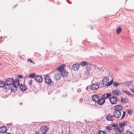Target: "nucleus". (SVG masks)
Listing matches in <instances>:
<instances>
[{
	"label": "nucleus",
	"instance_id": "nucleus-19",
	"mask_svg": "<svg viewBox=\"0 0 134 134\" xmlns=\"http://www.w3.org/2000/svg\"><path fill=\"white\" fill-rule=\"evenodd\" d=\"M111 95V93H109L103 95L102 96L103 98L105 100V99H107L110 97Z\"/></svg>",
	"mask_w": 134,
	"mask_h": 134
},
{
	"label": "nucleus",
	"instance_id": "nucleus-60",
	"mask_svg": "<svg viewBox=\"0 0 134 134\" xmlns=\"http://www.w3.org/2000/svg\"><path fill=\"white\" fill-rule=\"evenodd\" d=\"M50 134H52V133H50Z\"/></svg>",
	"mask_w": 134,
	"mask_h": 134
},
{
	"label": "nucleus",
	"instance_id": "nucleus-13",
	"mask_svg": "<svg viewBox=\"0 0 134 134\" xmlns=\"http://www.w3.org/2000/svg\"><path fill=\"white\" fill-rule=\"evenodd\" d=\"M112 93L118 96H119L120 94H122L121 92L120 91L118 90H114L112 92Z\"/></svg>",
	"mask_w": 134,
	"mask_h": 134
},
{
	"label": "nucleus",
	"instance_id": "nucleus-8",
	"mask_svg": "<svg viewBox=\"0 0 134 134\" xmlns=\"http://www.w3.org/2000/svg\"><path fill=\"white\" fill-rule=\"evenodd\" d=\"M90 71H85L82 76L83 79L84 80L86 79L88 77V76L90 74Z\"/></svg>",
	"mask_w": 134,
	"mask_h": 134
},
{
	"label": "nucleus",
	"instance_id": "nucleus-16",
	"mask_svg": "<svg viewBox=\"0 0 134 134\" xmlns=\"http://www.w3.org/2000/svg\"><path fill=\"white\" fill-rule=\"evenodd\" d=\"M79 65L77 64H74L72 66V68L75 71L77 70L79 68Z\"/></svg>",
	"mask_w": 134,
	"mask_h": 134
},
{
	"label": "nucleus",
	"instance_id": "nucleus-15",
	"mask_svg": "<svg viewBox=\"0 0 134 134\" xmlns=\"http://www.w3.org/2000/svg\"><path fill=\"white\" fill-rule=\"evenodd\" d=\"M7 128L5 126L1 127L0 128V132L2 133H4L6 132Z\"/></svg>",
	"mask_w": 134,
	"mask_h": 134
},
{
	"label": "nucleus",
	"instance_id": "nucleus-58",
	"mask_svg": "<svg viewBox=\"0 0 134 134\" xmlns=\"http://www.w3.org/2000/svg\"><path fill=\"white\" fill-rule=\"evenodd\" d=\"M18 134H21L19 133Z\"/></svg>",
	"mask_w": 134,
	"mask_h": 134
},
{
	"label": "nucleus",
	"instance_id": "nucleus-39",
	"mask_svg": "<svg viewBox=\"0 0 134 134\" xmlns=\"http://www.w3.org/2000/svg\"><path fill=\"white\" fill-rule=\"evenodd\" d=\"M117 124L116 123H112V125L113 127H116L117 126Z\"/></svg>",
	"mask_w": 134,
	"mask_h": 134
},
{
	"label": "nucleus",
	"instance_id": "nucleus-43",
	"mask_svg": "<svg viewBox=\"0 0 134 134\" xmlns=\"http://www.w3.org/2000/svg\"><path fill=\"white\" fill-rule=\"evenodd\" d=\"M15 82L16 81H15L13 83V85H14V86H15L17 87V86H16V85H17V83H16Z\"/></svg>",
	"mask_w": 134,
	"mask_h": 134
},
{
	"label": "nucleus",
	"instance_id": "nucleus-50",
	"mask_svg": "<svg viewBox=\"0 0 134 134\" xmlns=\"http://www.w3.org/2000/svg\"><path fill=\"white\" fill-rule=\"evenodd\" d=\"M31 60V59H28L27 60V61L28 62H29V61H30V60Z\"/></svg>",
	"mask_w": 134,
	"mask_h": 134
},
{
	"label": "nucleus",
	"instance_id": "nucleus-46",
	"mask_svg": "<svg viewBox=\"0 0 134 134\" xmlns=\"http://www.w3.org/2000/svg\"><path fill=\"white\" fill-rule=\"evenodd\" d=\"M32 81L31 80L30 82V83H29V84L31 85H32Z\"/></svg>",
	"mask_w": 134,
	"mask_h": 134
},
{
	"label": "nucleus",
	"instance_id": "nucleus-31",
	"mask_svg": "<svg viewBox=\"0 0 134 134\" xmlns=\"http://www.w3.org/2000/svg\"><path fill=\"white\" fill-rule=\"evenodd\" d=\"M35 73H31L29 75V77L31 78H33L35 77Z\"/></svg>",
	"mask_w": 134,
	"mask_h": 134
},
{
	"label": "nucleus",
	"instance_id": "nucleus-49",
	"mask_svg": "<svg viewBox=\"0 0 134 134\" xmlns=\"http://www.w3.org/2000/svg\"><path fill=\"white\" fill-rule=\"evenodd\" d=\"M88 86H87L86 87V90H88Z\"/></svg>",
	"mask_w": 134,
	"mask_h": 134
},
{
	"label": "nucleus",
	"instance_id": "nucleus-57",
	"mask_svg": "<svg viewBox=\"0 0 134 134\" xmlns=\"http://www.w3.org/2000/svg\"><path fill=\"white\" fill-rule=\"evenodd\" d=\"M20 104H22V103H21Z\"/></svg>",
	"mask_w": 134,
	"mask_h": 134
},
{
	"label": "nucleus",
	"instance_id": "nucleus-1",
	"mask_svg": "<svg viewBox=\"0 0 134 134\" xmlns=\"http://www.w3.org/2000/svg\"><path fill=\"white\" fill-rule=\"evenodd\" d=\"M57 72L55 74L54 78L56 80H58L60 79L62 75L63 77L66 76L68 74V73L62 66H60L57 69Z\"/></svg>",
	"mask_w": 134,
	"mask_h": 134
},
{
	"label": "nucleus",
	"instance_id": "nucleus-10",
	"mask_svg": "<svg viewBox=\"0 0 134 134\" xmlns=\"http://www.w3.org/2000/svg\"><path fill=\"white\" fill-rule=\"evenodd\" d=\"M114 108L115 111H120L122 109V107L120 105H116L114 107Z\"/></svg>",
	"mask_w": 134,
	"mask_h": 134
},
{
	"label": "nucleus",
	"instance_id": "nucleus-6",
	"mask_svg": "<svg viewBox=\"0 0 134 134\" xmlns=\"http://www.w3.org/2000/svg\"><path fill=\"white\" fill-rule=\"evenodd\" d=\"M122 114L120 111H115L113 113V116L116 118H118L120 117Z\"/></svg>",
	"mask_w": 134,
	"mask_h": 134
},
{
	"label": "nucleus",
	"instance_id": "nucleus-12",
	"mask_svg": "<svg viewBox=\"0 0 134 134\" xmlns=\"http://www.w3.org/2000/svg\"><path fill=\"white\" fill-rule=\"evenodd\" d=\"M48 129L46 126H43L41 127L40 131L42 133H46Z\"/></svg>",
	"mask_w": 134,
	"mask_h": 134
},
{
	"label": "nucleus",
	"instance_id": "nucleus-25",
	"mask_svg": "<svg viewBox=\"0 0 134 134\" xmlns=\"http://www.w3.org/2000/svg\"><path fill=\"white\" fill-rule=\"evenodd\" d=\"M127 123V121H124L123 123H119V125L120 127H122L126 125Z\"/></svg>",
	"mask_w": 134,
	"mask_h": 134
},
{
	"label": "nucleus",
	"instance_id": "nucleus-18",
	"mask_svg": "<svg viewBox=\"0 0 134 134\" xmlns=\"http://www.w3.org/2000/svg\"><path fill=\"white\" fill-rule=\"evenodd\" d=\"M106 118L108 121H113L114 119V116L111 114L107 116Z\"/></svg>",
	"mask_w": 134,
	"mask_h": 134
},
{
	"label": "nucleus",
	"instance_id": "nucleus-44",
	"mask_svg": "<svg viewBox=\"0 0 134 134\" xmlns=\"http://www.w3.org/2000/svg\"><path fill=\"white\" fill-rule=\"evenodd\" d=\"M130 90L131 91L134 93V89L130 88Z\"/></svg>",
	"mask_w": 134,
	"mask_h": 134
},
{
	"label": "nucleus",
	"instance_id": "nucleus-48",
	"mask_svg": "<svg viewBox=\"0 0 134 134\" xmlns=\"http://www.w3.org/2000/svg\"><path fill=\"white\" fill-rule=\"evenodd\" d=\"M30 62L31 63L34 64V62L32 61L31 60H30Z\"/></svg>",
	"mask_w": 134,
	"mask_h": 134
},
{
	"label": "nucleus",
	"instance_id": "nucleus-30",
	"mask_svg": "<svg viewBox=\"0 0 134 134\" xmlns=\"http://www.w3.org/2000/svg\"><path fill=\"white\" fill-rule=\"evenodd\" d=\"M87 62L86 61H82L80 63V65L82 66H85L87 64Z\"/></svg>",
	"mask_w": 134,
	"mask_h": 134
},
{
	"label": "nucleus",
	"instance_id": "nucleus-41",
	"mask_svg": "<svg viewBox=\"0 0 134 134\" xmlns=\"http://www.w3.org/2000/svg\"><path fill=\"white\" fill-rule=\"evenodd\" d=\"M129 96L131 97H134V94H132L131 93H130Z\"/></svg>",
	"mask_w": 134,
	"mask_h": 134
},
{
	"label": "nucleus",
	"instance_id": "nucleus-36",
	"mask_svg": "<svg viewBox=\"0 0 134 134\" xmlns=\"http://www.w3.org/2000/svg\"><path fill=\"white\" fill-rule=\"evenodd\" d=\"M16 83H17V85H16V86H17V88L18 87H19L20 85V83L17 80H16Z\"/></svg>",
	"mask_w": 134,
	"mask_h": 134
},
{
	"label": "nucleus",
	"instance_id": "nucleus-47",
	"mask_svg": "<svg viewBox=\"0 0 134 134\" xmlns=\"http://www.w3.org/2000/svg\"><path fill=\"white\" fill-rule=\"evenodd\" d=\"M79 101L80 102H82V99L81 98H80V99Z\"/></svg>",
	"mask_w": 134,
	"mask_h": 134
},
{
	"label": "nucleus",
	"instance_id": "nucleus-4",
	"mask_svg": "<svg viewBox=\"0 0 134 134\" xmlns=\"http://www.w3.org/2000/svg\"><path fill=\"white\" fill-rule=\"evenodd\" d=\"M109 100L110 103L112 104H116L117 102V98L116 96L111 97L109 98Z\"/></svg>",
	"mask_w": 134,
	"mask_h": 134
},
{
	"label": "nucleus",
	"instance_id": "nucleus-26",
	"mask_svg": "<svg viewBox=\"0 0 134 134\" xmlns=\"http://www.w3.org/2000/svg\"><path fill=\"white\" fill-rule=\"evenodd\" d=\"M20 88V90L22 91H25L27 88L24 85L21 86Z\"/></svg>",
	"mask_w": 134,
	"mask_h": 134
},
{
	"label": "nucleus",
	"instance_id": "nucleus-27",
	"mask_svg": "<svg viewBox=\"0 0 134 134\" xmlns=\"http://www.w3.org/2000/svg\"><path fill=\"white\" fill-rule=\"evenodd\" d=\"M116 31L117 34H119L121 31L122 30L120 27H119L117 28Z\"/></svg>",
	"mask_w": 134,
	"mask_h": 134
},
{
	"label": "nucleus",
	"instance_id": "nucleus-34",
	"mask_svg": "<svg viewBox=\"0 0 134 134\" xmlns=\"http://www.w3.org/2000/svg\"><path fill=\"white\" fill-rule=\"evenodd\" d=\"M106 129L108 131H111L112 130V128L110 126H108L106 127Z\"/></svg>",
	"mask_w": 134,
	"mask_h": 134
},
{
	"label": "nucleus",
	"instance_id": "nucleus-55",
	"mask_svg": "<svg viewBox=\"0 0 134 134\" xmlns=\"http://www.w3.org/2000/svg\"><path fill=\"white\" fill-rule=\"evenodd\" d=\"M1 65V63H0V65Z\"/></svg>",
	"mask_w": 134,
	"mask_h": 134
},
{
	"label": "nucleus",
	"instance_id": "nucleus-45",
	"mask_svg": "<svg viewBox=\"0 0 134 134\" xmlns=\"http://www.w3.org/2000/svg\"><path fill=\"white\" fill-rule=\"evenodd\" d=\"M81 91V90L80 88L77 91V92L78 93L80 92Z\"/></svg>",
	"mask_w": 134,
	"mask_h": 134
},
{
	"label": "nucleus",
	"instance_id": "nucleus-37",
	"mask_svg": "<svg viewBox=\"0 0 134 134\" xmlns=\"http://www.w3.org/2000/svg\"><path fill=\"white\" fill-rule=\"evenodd\" d=\"M126 134H132V132L129 130H127L126 132Z\"/></svg>",
	"mask_w": 134,
	"mask_h": 134
},
{
	"label": "nucleus",
	"instance_id": "nucleus-38",
	"mask_svg": "<svg viewBox=\"0 0 134 134\" xmlns=\"http://www.w3.org/2000/svg\"><path fill=\"white\" fill-rule=\"evenodd\" d=\"M125 113H126L125 111H124L123 112V115L122 116L121 118V119H123V118L124 117V116L125 115Z\"/></svg>",
	"mask_w": 134,
	"mask_h": 134
},
{
	"label": "nucleus",
	"instance_id": "nucleus-3",
	"mask_svg": "<svg viewBox=\"0 0 134 134\" xmlns=\"http://www.w3.org/2000/svg\"><path fill=\"white\" fill-rule=\"evenodd\" d=\"M99 85L97 83L92 84L90 86V89L92 91H95L97 90L99 87Z\"/></svg>",
	"mask_w": 134,
	"mask_h": 134
},
{
	"label": "nucleus",
	"instance_id": "nucleus-2",
	"mask_svg": "<svg viewBox=\"0 0 134 134\" xmlns=\"http://www.w3.org/2000/svg\"><path fill=\"white\" fill-rule=\"evenodd\" d=\"M14 81L12 78H8L6 80L5 83V89H9L10 86L13 84Z\"/></svg>",
	"mask_w": 134,
	"mask_h": 134
},
{
	"label": "nucleus",
	"instance_id": "nucleus-22",
	"mask_svg": "<svg viewBox=\"0 0 134 134\" xmlns=\"http://www.w3.org/2000/svg\"><path fill=\"white\" fill-rule=\"evenodd\" d=\"M10 87L12 92H14L17 90V88L15 86L13 85L11 86H10Z\"/></svg>",
	"mask_w": 134,
	"mask_h": 134
},
{
	"label": "nucleus",
	"instance_id": "nucleus-29",
	"mask_svg": "<svg viewBox=\"0 0 134 134\" xmlns=\"http://www.w3.org/2000/svg\"><path fill=\"white\" fill-rule=\"evenodd\" d=\"M122 84V83H118L116 82H114L113 83V86L115 87H117L119 86Z\"/></svg>",
	"mask_w": 134,
	"mask_h": 134
},
{
	"label": "nucleus",
	"instance_id": "nucleus-5",
	"mask_svg": "<svg viewBox=\"0 0 134 134\" xmlns=\"http://www.w3.org/2000/svg\"><path fill=\"white\" fill-rule=\"evenodd\" d=\"M133 81L131 80L130 81H126L125 82H124L122 84L124 86L126 87H127L129 86L132 85L133 84Z\"/></svg>",
	"mask_w": 134,
	"mask_h": 134
},
{
	"label": "nucleus",
	"instance_id": "nucleus-56",
	"mask_svg": "<svg viewBox=\"0 0 134 134\" xmlns=\"http://www.w3.org/2000/svg\"><path fill=\"white\" fill-rule=\"evenodd\" d=\"M10 124H11V125H12V123Z\"/></svg>",
	"mask_w": 134,
	"mask_h": 134
},
{
	"label": "nucleus",
	"instance_id": "nucleus-23",
	"mask_svg": "<svg viewBox=\"0 0 134 134\" xmlns=\"http://www.w3.org/2000/svg\"><path fill=\"white\" fill-rule=\"evenodd\" d=\"M5 85V82L2 81L0 80V87H4V89H5V87H6Z\"/></svg>",
	"mask_w": 134,
	"mask_h": 134
},
{
	"label": "nucleus",
	"instance_id": "nucleus-33",
	"mask_svg": "<svg viewBox=\"0 0 134 134\" xmlns=\"http://www.w3.org/2000/svg\"><path fill=\"white\" fill-rule=\"evenodd\" d=\"M122 91L124 93H125L127 94L128 95V96H129L130 94V92H129V91H125L123 90H122Z\"/></svg>",
	"mask_w": 134,
	"mask_h": 134
},
{
	"label": "nucleus",
	"instance_id": "nucleus-28",
	"mask_svg": "<svg viewBox=\"0 0 134 134\" xmlns=\"http://www.w3.org/2000/svg\"><path fill=\"white\" fill-rule=\"evenodd\" d=\"M104 68L103 67L102 68H101L97 67L96 68V70H99V72L101 73L104 70Z\"/></svg>",
	"mask_w": 134,
	"mask_h": 134
},
{
	"label": "nucleus",
	"instance_id": "nucleus-24",
	"mask_svg": "<svg viewBox=\"0 0 134 134\" xmlns=\"http://www.w3.org/2000/svg\"><path fill=\"white\" fill-rule=\"evenodd\" d=\"M91 65L89 64H87L86 67V71H90L91 70Z\"/></svg>",
	"mask_w": 134,
	"mask_h": 134
},
{
	"label": "nucleus",
	"instance_id": "nucleus-59",
	"mask_svg": "<svg viewBox=\"0 0 134 134\" xmlns=\"http://www.w3.org/2000/svg\"><path fill=\"white\" fill-rule=\"evenodd\" d=\"M38 133V132H37V134Z\"/></svg>",
	"mask_w": 134,
	"mask_h": 134
},
{
	"label": "nucleus",
	"instance_id": "nucleus-53",
	"mask_svg": "<svg viewBox=\"0 0 134 134\" xmlns=\"http://www.w3.org/2000/svg\"><path fill=\"white\" fill-rule=\"evenodd\" d=\"M124 130V128H123V129H122V131Z\"/></svg>",
	"mask_w": 134,
	"mask_h": 134
},
{
	"label": "nucleus",
	"instance_id": "nucleus-21",
	"mask_svg": "<svg viewBox=\"0 0 134 134\" xmlns=\"http://www.w3.org/2000/svg\"><path fill=\"white\" fill-rule=\"evenodd\" d=\"M114 130L116 132L115 134H120L121 132L120 129L118 127L114 128Z\"/></svg>",
	"mask_w": 134,
	"mask_h": 134
},
{
	"label": "nucleus",
	"instance_id": "nucleus-52",
	"mask_svg": "<svg viewBox=\"0 0 134 134\" xmlns=\"http://www.w3.org/2000/svg\"><path fill=\"white\" fill-rule=\"evenodd\" d=\"M101 49H104V48H103V47H102V48H101Z\"/></svg>",
	"mask_w": 134,
	"mask_h": 134
},
{
	"label": "nucleus",
	"instance_id": "nucleus-9",
	"mask_svg": "<svg viewBox=\"0 0 134 134\" xmlns=\"http://www.w3.org/2000/svg\"><path fill=\"white\" fill-rule=\"evenodd\" d=\"M105 102V100L101 96L100 97V99L99 98V99L97 102H98V104L99 105H102Z\"/></svg>",
	"mask_w": 134,
	"mask_h": 134
},
{
	"label": "nucleus",
	"instance_id": "nucleus-35",
	"mask_svg": "<svg viewBox=\"0 0 134 134\" xmlns=\"http://www.w3.org/2000/svg\"><path fill=\"white\" fill-rule=\"evenodd\" d=\"M98 133V134H106L105 132L103 131H99Z\"/></svg>",
	"mask_w": 134,
	"mask_h": 134
},
{
	"label": "nucleus",
	"instance_id": "nucleus-14",
	"mask_svg": "<svg viewBox=\"0 0 134 134\" xmlns=\"http://www.w3.org/2000/svg\"><path fill=\"white\" fill-rule=\"evenodd\" d=\"M92 99L95 102H97L99 99V97L98 95L95 94L92 96Z\"/></svg>",
	"mask_w": 134,
	"mask_h": 134
},
{
	"label": "nucleus",
	"instance_id": "nucleus-42",
	"mask_svg": "<svg viewBox=\"0 0 134 134\" xmlns=\"http://www.w3.org/2000/svg\"><path fill=\"white\" fill-rule=\"evenodd\" d=\"M131 110H127V112L128 114H130L131 112Z\"/></svg>",
	"mask_w": 134,
	"mask_h": 134
},
{
	"label": "nucleus",
	"instance_id": "nucleus-7",
	"mask_svg": "<svg viewBox=\"0 0 134 134\" xmlns=\"http://www.w3.org/2000/svg\"><path fill=\"white\" fill-rule=\"evenodd\" d=\"M35 79L36 81L38 83L41 82L43 80V78L40 75L36 76L35 77Z\"/></svg>",
	"mask_w": 134,
	"mask_h": 134
},
{
	"label": "nucleus",
	"instance_id": "nucleus-20",
	"mask_svg": "<svg viewBox=\"0 0 134 134\" xmlns=\"http://www.w3.org/2000/svg\"><path fill=\"white\" fill-rule=\"evenodd\" d=\"M121 98V101L123 103H126L128 102L129 100L127 97H125L122 98Z\"/></svg>",
	"mask_w": 134,
	"mask_h": 134
},
{
	"label": "nucleus",
	"instance_id": "nucleus-51",
	"mask_svg": "<svg viewBox=\"0 0 134 134\" xmlns=\"http://www.w3.org/2000/svg\"><path fill=\"white\" fill-rule=\"evenodd\" d=\"M17 5H15L14 6V7H16V6Z\"/></svg>",
	"mask_w": 134,
	"mask_h": 134
},
{
	"label": "nucleus",
	"instance_id": "nucleus-11",
	"mask_svg": "<svg viewBox=\"0 0 134 134\" xmlns=\"http://www.w3.org/2000/svg\"><path fill=\"white\" fill-rule=\"evenodd\" d=\"M45 82L47 84H50L51 83V80L50 77L48 76H46L44 78Z\"/></svg>",
	"mask_w": 134,
	"mask_h": 134
},
{
	"label": "nucleus",
	"instance_id": "nucleus-40",
	"mask_svg": "<svg viewBox=\"0 0 134 134\" xmlns=\"http://www.w3.org/2000/svg\"><path fill=\"white\" fill-rule=\"evenodd\" d=\"M18 78H22L23 77V76L21 75H18Z\"/></svg>",
	"mask_w": 134,
	"mask_h": 134
},
{
	"label": "nucleus",
	"instance_id": "nucleus-17",
	"mask_svg": "<svg viewBox=\"0 0 134 134\" xmlns=\"http://www.w3.org/2000/svg\"><path fill=\"white\" fill-rule=\"evenodd\" d=\"M109 81V79L106 77H105L103 78V79L102 80V83L103 84L105 85H106V83H107V84L108 82Z\"/></svg>",
	"mask_w": 134,
	"mask_h": 134
},
{
	"label": "nucleus",
	"instance_id": "nucleus-32",
	"mask_svg": "<svg viewBox=\"0 0 134 134\" xmlns=\"http://www.w3.org/2000/svg\"><path fill=\"white\" fill-rule=\"evenodd\" d=\"M114 82L113 80H112L110 82H109L106 85L107 86H109L111 85Z\"/></svg>",
	"mask_w": 134,
	"mask_h": 134
},
{
	"label": "nucleus",
	"instance_id": "nucleus-54",
	"mask_svg": "<svg viewBox=\"0 0 134 134\" xmlns=\"http://www.w3.org/2000/svg\"><path fill=\"white\" fill-rule=\"evenodd\" d=\"M117 69H116V68H115V69L116 70H117Z\"/></svg>",
	"mask_w": 134,
	"mask_h": 134
}]
</instances>
